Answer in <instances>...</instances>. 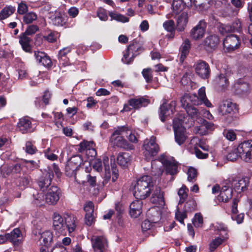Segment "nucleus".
Returning a JSON list of instances; mask_svg holds the SVG:
<instances>
[{
  "instance_id": "13",
  "label": "nucleus",
  "mask_w": 252,
  "mask_h": 252,
  "mask_svg": "<svg viewBox=\"0 0 252 252\" xmlns=\"http://www.w3.org/2000/svg\"><path fill=\"white\" fill-rule=\"evenodd\" d=\"M150 103V100L144 97H139L137 98H132L129 100L128 104H125L124 107V110L128 111L130 109L133 108L138 109L141 107H145Z\"/></svg>"
},
{
  "instance_id": "10",
  "label": "nucleus",
  "mask_w": 252,
  "mask_h": 252,
  "mask_svg": "<svg viewBox=\"0 0 252 252\" xmlns=\"http://www.w3.org/2000/svg\"><path fill=\"white\" fill-rule=\"evenodd\" d=\"M103 165L104 167L105 171L104 180L103 182V185L104 186V185L110 180L111 177L108 158L106 156L103 157V163L100 159H95L93 162V167L96 171L100 172L102 170Z\"/></svg>"
},
{
  "instance_id": "58",
  "label": "nucleus",
  "mask_w": 252,
  "mask_h": 252,
  "mask_svg": "<svg viewBox=\"0 0 252 252\" xmlns=\"http://www.w3.org/2000/svg\"><path fill=\"white\" fill-rule=\"evenodd\" d=\"M175 217L177 220L181 223L183 224L184 219L187 218L186 212L185 211L180 212L178 210L175 214Z\"/></svg>"
},
{
  "instance_id": "26",
  "label": "nucleus",
  "mask_w": 252,
  "mask_h": 252,
  "mask_svg": "<svg viewBox=\"0 0 252 252\" xmlns=\"http://www.w3.org/2000/svg\"><path fill=\"white\" fill-rule=\"evenodd\" d=\"M194 99H196V94H185L181 99V102L183 107L185 109L192 105L198 104V103L195 101Z\"/></svg>"
},
{
  "instance_id": "48",
  "label": "nucleus",
  "mask_w": 252,
  "mask_h": 252,
  "mask_svg": "<svg viewBox=\"0 0 252 252\" xmlns=\"http://www.w3.org/2000/svg\"><path fill=\"white\" fill-rule=\"evenodd\" d=\"M193 225L196 227H200L202 226L203 223V217L201 214H195L192 220Z\"/></svg>"
},
{
  "instance_id": "9",
  "label": "nucleus",
  "mask_w": 252,
  "mask_h": 252,
  "mask_svg": "<svg viewBox=\"0 0 252 252\" xmlns=\"http://www.w3.org/2000/svg\"><path fill=\"white\" fill-rule=\"evenodd\" d=\"M183 120L175 118L173 121V128L174 131L175 139L176 142L181 145L184 143L186 139L185 135V128L182 126Z\"/></svg>"
},
{
  "instance_id": "22",
  "label": "nucleus",
  "mask_w": 252,
  "mask_h": 252,
  "mask_svg": "<svg viewBox=\"0 0 252 252\" xmlns=\"http://www.w3.org/2000/svg\"><path fill=\"white\" fill-rule=\"evenodd\" d=\"M71 47H67L60 50L58 53V60L60 64L65 66L70 64L67 55L71 52Z\"/></svg>"
},
{
  "instance_id": "43",
  "label": "nucleus",
  "mask_w": 252,
  "mask_h": 252,
  "mask_svg": "<svg viewBox=\"0 0 252 252\" xmlns=\"http://www.w3.org/2000/svg\"><path fill=\"white\" fill-rule=\"evenodd\" d=\"M224 240V238L217 237V238L213 240L209 246L210 252L214 251L220 244H222V242Z\"/></svg>"
},
{
  "instance_id": "44",
  "label": "nucleus",
  "mask_w": 252,
  "mask_h": 252,
  "mask_svg": "<svg viewBox=\"0 0 252 252\" xmlns=\"http://www.w3.org/2000/svg\"><path fill=\"white\" fill-rule=\"evenodd\" d=\"M82 162L83 159L79 155L73 156L69 159V165H71V164H74L78 169Z\"/></svg>"
},
{
  "instance_id": "41",
  "label": "nucleus",
  "mask_w": 252,
  "mask_h": 252,
  "mask_svg": "<svg viewBox=\"0 0 252 252\" xmlns=\"http://www.w3.org/2000/svg\"><path fill=\"white\" fill-rule=\"evenodd\" d=\"M53 236L50 231H46L41 234L40 241L44 242L45 245H48L52 241Z\"/></svg>"
},
{
  "instance_id": "28",
  "label": "nucleus",
  "mask_w": 252,
  "mask_h": 252,
  "mask_svg": "<svg viewBox=\"0 0 252 252\" xmlns=\"http://www.w3.org/2000/svg\"><path fill=\"white\" fill-rule=\"evenodd\" d=\"M232 189L228 186H223L218 197V199L222 202H227L231 198L232 196Z\"/></svg>"
},
{
  "instance_id": "31",
  "label": "nucleus",
  "mask_w": 252,
  "mask_h": 252,
  "mask_svg": "<svg viewBox=\"0 0 252 252\" xmlns=\"http://www.w3.org/2000/svg\"><path fill=\"white\" fill-rule=\"evenodd\" d=\"M190 48V41L187 39L183 43L181 47V55H180V62H183L185 59L186 58L187 55L189 53Z\"/></svg>"
},
{
  "instance_id": "2",
  "label": "nucleus",
  "mask_w": 252,
  "mask_h": 252,
  "mask_svg": "<svg viewBox=\"0 0 252 252\" xmlns=\"http://www.w3.org/2000/svg\"><path fill=\"white\" fill-rule=\"evenodd\" d=\"M52 219L53 228L59 234L65 235L67 231L70 233L76 228V219L73 216L54 213Z\"/></svg>"
},
{
  "instance_id": "36",
  "label": "nucleus",
  "mask_w": 252,
  "mask_h": 252,
  "mask_svg": "<svg viewBox=\"0 0 252 252\" xmlns=\"http://www.w3.org/2000/svg\"><path fill=\"white\" fill-rule=\"evenodd\" d=\"M249 183L247 177L237 178V194L245 191Z\"/></svg>"
},
{
  "instance_id": "24",
  "label": "nucleus",
  "mask_w": 252,
  "mask_h": 252,
  "mask_svg": "<svg viewBox=\"0 0 252 252\" xmlns=\"http://www.w3.org/2000/svg\"><path fill=\"white\" fill-rule=\"evenodd\" d=\"M236 36L234 34H230L226 36L223 40L224 49L226 52H231L235 50L236 47Z\"/></svg>"
},
{
  "instance_id": "6",
  "label": "nucleus",
  "mask_w": 252,
  "mask_h": 252,
  "mask_svg": "<svg viewBox=\"0 0 252 252\" xmlns=\"http://www.w3.org/2000/svg\"><path fill=\"white\" fill-rule=\"evenodd\" d=\"M90 241L93 252H105L108 248V240L100 231H94Z\"/></svg>"
},
{
  "instance_id": "11",
  "label": "nucleus",
  "mask_w": 252,
  "mask_h": 252,
  "mask_svg": "<svg viewBox=\"0 0 252 252\" xmlns=\"http://www.w3.org/2000/svg\"><path fill=\"white\" fill-rule=\"evenodd\" d=\"M141 50L142 47L137 43L129 45L126 52L124 53L122 61L126 64L131 63L134 58L139 54V51Z\"/></svg>"
},
{
  "instance_id": "64",
  "label": "nucleus",
  "mask_w": 252,
  "mask_h": 252,
  "mask_svg": "<svg viewBox=\"0 0 252 252\" xmlns=\"http://www.w3.org/2000/svg\"><path fill=\"white\" fill-rule=\"evenodd\" d=\"M67 13L69 16L72 18H75L78 15L79 9L78 8L73 6L68 10Z\"/></svg>"
},
{
  "instance_id": "47",
  "label": "nucleus",
  "mask_w": 252,
  "mask_h": 252,
  "mask_svg": "<svg viewBox=\"0 0 252 252\" xmlns=\"http://www.w3.org/2000/svg\"><path fill=\"white\" fill-rule=\"evenodd\" d=\"M188 174V181L190 182H193L196 180L197 177V171L193 168L190 167L189 168L187 172Z\"/></svg>"
},
{
  "instance_id": "39",
  "label": "nucleus",
  "mask_w": 252,
  "mask_h": 252,
  "mask_svg": "<svg viewBox=\"0 0 252 252\" xmlns=\"http://www.w3.org/2000/svg\"><path fill=\"white\" fill-rule=\"evenodd\" d=\"M249 89V84L246 82L237 81V95H242L246 94Z\"/></svg>"
},
{
  "instance_id": "40",
  "label": "nucleus",
  "mask_w": 252,
  "mask_h": 252,
  "mask_svg": "<svg viewBox=\"0 0 252 252\" xmlns=\"http://www.w3.org/2000/svg\"><path fill=\"white\" fill-rule=\"evenodd\" d=\"M189 189L185 185H183L182 187L179 189L178 194L180 197L179 203H183L188 196L187 192Z\"/></svg>"
},
{
  "instance_id": "54",
  "label": "nucleus",
  "mask_w": 252,
  "mask_h": 252,
  "mask_svg": "<svg viewBox=\"0 0 252 252\" xmlns=\"http://www.w3.org/2000/svg\"><path fill=\"white\" fill-rule=\"evenodd\" d=\"M25 148L26 153L31 155L35 154L37 151L36 148L30 141L26 142Z\"/></svg>"
},
{
  "instance_id": "23",
  "label": "nucleus",
  "mask_w": 252,
  "mask_h": 252,
  "mask_svg": "<svg viewBox=\"0 0 252 252\" xmlns=\"http://www.w3.org/2000/svg\"><path fill=\"white\" fill-rule=\"evenodd\" d=\"M142 201L141 200H137L133 201L130 205L129 214L130 216L136 218L142 213Z\"/></svg>"
},
{
  "instance_id": "27",
  "label": "nucleus",
  "mask_w": 252,
  "mask_h": 252,
  "mask_svg": "<svg viewBox=\"0 0 252 252\" xmlns=\"http://www.w3.org/2000/svg\"><path fill=\"white\" fill-rule=\"evenodd\" d=\"M188 14L186 12H183L178 16L176 22V30L178 32L184 31L188 23Z\"/></svg>"
},
{
  "instance_id": "34",
  "label": "nucleus",
  "mask_w": 252,
  "mask_h": 252,
  "mask_svg": "<svg viewBox=\"0 0 252 252\" xmlns=\"http://www.w3.org/2000/svg\"><path fill=\"white\" fill-rule=\"evenodd\" d=\"M50 23L56 26H63L66 23L65 17H63L59 13L50 17Z\"/></svg>"
},
{
  "instance_id": "59",
  "label": "nucleus",
  "mask_w": 252,
  "mask_h": 252,
  "mask_svg": "<svg viewBox=\"0 0 252 252\" xmlns=\"http://www.w3.org/2000/svg\"><path fill=\"white\" fill-rule=\"evenodd\" d=\"M42 65L47 68H50L52 66V62L50 57L47 55L42 59L40 62Z\"/></svg>"
},
{
  "instance_id": "33",
  "label": "nucleus",
  "mask_w": 252,
  "mask_h": 252,
  "mask_svg": "<svg viewBox=\"0 0 252 252\" xmlns=\"http://www.w3.org/2000/svg\"><path fill=\"white\" fill-rule=\"evenodd\" d=\"M148 216L151 219V221L153 223H157L161 219L160 211L158 210L156 208H153L149 210L148 213Z\"/></svg>"
},
{
  "instance_id": "19",
  "label": "nucleus",
  "mask_w": 252,
  "mask_h": 252,
  "mask_svg": "<svg viewBox=\"0 0 252 252\" xmlns=\"http://www.w3.org/2000/svg\"><path fill=\"white\" fill-rule=\"evenodd\" d=\"M5 234L7 237V241H10L14 245L18 246L22 243L23 241V235L20 230L18 228H14L10 233Z\"/></svg>"
},
{
  "instance_id": "21",
  "label": "nucleus",
  "mask_w": 252,
  "mask_h": 252,
  "mask_svg": "<svg viewBox=\"0 0 252 252\" xmlns=\"http://www.w3.org/2000/svg\"><path fill=\"white\" fill-rule=\"evenodd\" d=\"M194 100L198 103V104H195V105H199L203 104L205 106L209 108L213 107V105L206 96L205 88L204 87H202L198 90L197 95H196V99H194Z\"/></svg>"
},
{
  "instance_id": "5",
  "label": "nucleus",
  "mask_w": 252,
  "mask_h": 252,
  "mask_svg": "<svg viewBox=\"0 0 252 252\" xmlns=\"http://www.w3.org/2000/svg\"><path fill=\"white\" fill-rule=\"evenodd\" d=\"M59 171L58 167L53 163L47 167L42 175L39 178L37 184L41 191L46 192L51 187V181L54 177V173L58 174Z\"/></svg>"
},
{
  "instance_id": "32",
  "label": "nucleus",
  "mask_w": 252,
  "mask_h": 252,
  "mask_svg": "<svg viewBox=\"0 0 252 252\" xmlns=\"http://www.w3.org/2000/svg\"><path fill=\"white\" fill-rule=\"evenodd\" d=\"M45 201V193L44 192L33 193L32 203L38 206H41L44 205Z\"/></svg>"
},
{
  "instance_id": "50",
  "label": "nucleus",
  "mask_w": 252,
  "mask_h": 252,
  "mask_svg": "<svg viewBox=\"0 0 252 252\" xmlns=\"http://www.w3.org/2000/svg\"><path fill=\"white\" fill-rule=\"evenodd\" d=\"M218 85L223 89H225L228 86V79L223 74H220L217 78Z\"/></svg>"
},
{
  "instance_id": "16",
  "label": "nucleus",
  "mask_w": 252,
  "mask_h": 252,
  "mask_svg": "<svg viewBox=\"0 0 252 252\" xmlns=\"http://www.w3.org/2000/svg\"><path fill=\"white\" fill-rule=\"evenodd\" d=\"M46 191L47 192L45 193L46 202L51 205L56 204L60 198V190L58 188L52 186Z\"/></svg>"
},
{
  "instance_id": "57",
  "label": "nucleus",
  "mask_w": 252,
  "mask_h": 252,
  "mask_svg": "<svg viewBox=\"0 0 252 252\" xmlns=\"http://www.w3.org/2000/svg\"><path fill=\"white\" fill-rule=\"evenodd\" d=\"M39 30L38 27L35 25H32L29 26L24 33L23 34H25L26 35H32L34 34L37 31Z\"/></svg>"
},
{
  "instance_id": "61",
  "label": "nucleus",
  "mask_w": 252,
  "mask_h": 252,
  "mask_svg": "<svg viewBox=\"0 0 252 252\" xmlns=\"http://www.w3.org/2000/svg\"><path fill=\"white\" fill-rule=\"evenodd\" d=\"M24 162L26 167L30 170H33L38 167L37 163L33 160H25Z\"/></svg>"
},
{
  "instance_id": "20",
  "label": "nucleus",
  "mask_w": 252,
  "mask_h": 252,
  "mask_svg": "<svg viewBox=\"0 0 252 252\" xmlns=\"http://www.w3.org/2000/svg\"><path fill=\"white\" fill-rule=\"evenodd\" d=\"M19 130L22 133H27L33 131L32 122L28 117L20 119L17 124Z\"/></svg>"
},
{
  "instance_id": "25",
  "label": "nucleus",
  "mask_w": 252,
  "mask_h": 252,
  "mask_svg": "<svg viewBox=\"0 0 252 252\" xmlns=\"http://www.w3.org/2000/svg\"><path fill=\"white\" fill-rule=\"evenodd\" d=\"M151 201L154 204H158L160 207L164 205L165 202L163 192L161 191L159 188H156L152 194Z\"/></svg>"
},
{
  "instance_id": "35",
  "label": "nucleus",
  "mask_w": 252,
  "mask_h": 252,
  "mask_svg": "<svg viewBox=\"0 0 252 252\" xmlns=\"http://www.w3.org/2000/svg\"><path fill=\"white\" fill-rule=\"evenodd\" d=\"M109 15L111 17V20H114L123 23L129 22V18L117 12L110 11L109 12Z\"/></svg>"
},
{
  "instance_id": "17",
  "label": "nucleus",
  "mask_w": 252,
  "mask_h": 252,
  "mask_svg": "<svg viewBox=\"0 0 252 252\" xmlns=\"http://www.w3.org/2000/svg\"><path fill=\"white\" fill-rule=\"evenodd\" d=\"M219 43V39L216 35H210L203 41L202 45L208 52H212L217 47Z\"/></svg>"
},
{
  "instance_id": "15",
  "label": "nucleus",
  "mask_w": 252,
  "mask_h": 252,
  "mask_svg": "<svg viewBox=\"0 0 252 252\" xmlns=\"http://www.w3.org/2000/svg\"><path fill=\"white\" fill-rule=\"evenodd\" d=\"M195 72L203 79L209 77L210 68L209 64L203 61H199L194 65Z\"/></svg>"
},
{
  "instance_id": "63",
  "label": "nucleus",
  "mask_w": 252,
  "mask_h": 252,
  "mask_svg": "<svg viewBox=\"0 0 252 252\" xmlns=\"http://www.w3.org/2000/svg\"><path fill=\"white\" fill-rule=\"evenodd\" d=\"M28 10L27 5L23 2H21L19 4L18 7V12L20 14H25Z\"/></svg>"
},
{
  "instance_id": "37",
  "label": "nucleus",
  "mask_w": 252,
  "mask_h": 252,
  "mask_svg": "<svg viewBox=\"0 0 252 252\" xmlns=\"http://www.w3.org/2000/svg\"><path fill=\"white\" fill-rule=\"evenodd\" d=\"M172 7L173 12L177 15L183 10L186 6L183 0H173Z\"/></svg>"
},
{
  "instance_id": "52",
  "label": "nucleus",
  "mask_w": 252,
  "mask_h": 252,
  "mask_svg": "<svg viewBox=\"0 0 252 252\" xmlns=\"http://www.w3.org/2000/svg\"><path fill=\"white\" fill-rule=\"evenodd\" d=\"M97 16L101 21H106L108 19L107 10L102 7L97 9Z\"/></svg>"
},
{
  "instance_id": "4",
  "label": "nucleus",
  "mask_w": 252,
  "mask_h": 252,
  "mask_svg": "<svg viewBox=\"0 0 252 252\" xmlns=\"http://www.w3.org/2000/svg\"><path fill=\"white\" fill-rule=\"evenodd\" d=\"M128 133L127 127L125 126H119L113 132L110 141L114 146L127 150H132L133 149V145L128 143L124 138L126 133Z\"/></svg>"
},
{
  "instance_id": "56",
  "label": "nucleus",
  "mask_w": 252,
  "mask_h": 252,
  "mask_svg": "<svg viewBox=\"0 0 252 252\" xmlns=\"http://www.w3.org/2000/svg\"><path fill=\"white\" fill-rule=\"evenodd\" d=\"M84 210L86 214H94V205L93 202H87L84 207Z\"/></svg>"
},
{
  "instance_id": "14",
  "label": "nucleus",
  "mask_w": 252,
  "mask_h": 252,
  "mask_svg": "<svg viewBox=\"0 0 252 252\" xmlns=\"http://www.w3.org/2000/svg\"><path fill=\"white\" fill-rule=\"evenodd\" d=\"M176 101H171L169 103H163L160 107L159 118L164 122L166 118L173 114L175 110Z\"/></svg>"
},
{
  "instance_id": "46",
  "label": "nucleus",
  "mask_w": 252,
  "mask_h": 252,
  "mask_svg": "<svg viewBox=\"0 0 252 252\" xmlns=\"http://www.w3.org/2000/svg\"><path fill=\"white\" fill-rule=\"evenodd\" d=\"M187 113L190 116L192 119H197L199 117L198 110L193 106H190L186 109Z\"/></svg>"
},
{
  "instance_id": "8",
  "label": "nucleus",
  "mask_w": 252,
  "mask_h": 252,
  "mask_svg": "<svg viewBox=\"0 0 252 252\" xmlns=\"http://www.w3.org/2000/svg\"><path fill=\"white\" fill-rule=\"evenodd\" d=\"M156 137L152 136L149 139L144 141L143 154L147 159L157 155L159 151V147L156 143Z\"/></svg>"
},
{
  "instance_id": "49",
  "label": "nucleus",
  "mask_w": 252,
  "mask_h": 252,
  "mask_svg": "<svg viewBox=\"0 0 252 252\" xmlns=\"http://www.w3.org/2000/svg\"><path fill=\"white\" fill-rule=\"evenodd\" d=\"M93 146L94 142L93 141H83L80 143L78 150L80 152H82L85 151H86Z\"/></svg>"
},
{
  "instance_id": "1",
  "label": "nucleus",
  "mask_w": 252,
  "mask_h": 252,
  "mask_svg": "<svg viewBox=\"0 0 252 252\" xmlns=\"http://www.w3.org/2000/svg\"><path fill=\"white\" fill-rule=\"evenodd\" d=\"M164 168L167 174L174 175L178 172L177 162L172 157L162 154L158 159L151 162V175L159 177L161 175Z\"/></svg>"
},
{
  "instance_id": "53",
  "label": "nucleus",
  "mask_w": 252,
  "mask_h": 252,
  "mask_svg": "<svg viewBox=\"0 0 252 252\" xmlns=\"http://www.w3.org/2000/svg\"><path fill=\"white\" fill-rule=\"evenodd\" d=\"M142 75L147 82H150L152 80V71L151 68H145L142 71Z\"/></svg>"
},
{
  "instance_id": "30",
  "label": "nucleus",
  "mask_w": 252,
  "mask_h": 252,
  "mask_svg": "<svg viewBox=\"0 0 252 252\" xmlns=\"http://www.w3.org/2000/svg\"><path fill=\"white\" fill-rule=\"evenodd\" d=\"M31 39L25 34H22L20 35L19 38V43L24 51L26 52H31V46L30 45Z\"/></svg>"
},
{
  "instance_id": "51",
  "label": "nucleus",
  "mask_w": 252,
  "mask_h": 252,
  "mask_svg": "<svg viewBox=\"0 0 252 252\" xmlns=\"http://www.w3.org/2000/svg\"><path fill=\"white\" fill-rule=\"evenodd\" d=\"M163 27L167 32H175V23L173 20L166 21L163 23Z\"/></svg>"
},
{
  "instance_id": "7",
  "label": "nucleus",
  "mask_w": 252,
  "mask_h": 252,
  "mask_svg": "<svg viewBox=\"0 0 252 252\" xmlns=\"http://www.w3.org/2000/svg\"><path fill=\"white\" fill-rule=\"evenodd\" d=\"M247 163H252V140L244 141L237 146V157Z\"/></svg>"
},
{
  "instance_id": "42",
  "label": "nucleus",
  "mask_w": 252,
  "mask_h": 252,
  "mask_svg": "<svg viewBox=\"0 0 252 252\" xmlns=\"http://www.w3.org/2000/svg\"><path fill=\"white\" fill-rule=\"evenodd\" d=\"M68 167L69 169L66 168V165H65V172L66 176L70 177H73L74 178V181L77 182L78 184H80V182L77 180L76 177V171L78 170L76 166H69Z\"/></svg>"
},
{
  "instance_id": "29",
  "label": "nucleus",
  "mask_w": 252,
  "mask_h": 252,
  "mask_svg": "<svg viewBox=\"0 0 252 252\" xmlns=\"http://www.w3.org/2000/svg\"><path fill=\"white\" fill-rule=\"evenodd\" d=\"M130 160L131 157L128 153H120L117 156L118 163L123 167H127L129 164Z\"/></svg>"
},
{
  "instance_id": "18",
  "label": "nucleus",
  "mask_w": 252,
  "mask_h": 252,
  "mask_svg": "<svg viewBox=\"0 0 252 252\" xmlns=\"http://www.w3.org/2000/svg\"><path fill=\"white\" fill-rule=\"evenodd\" d=\"M236 108V104L226 100L222 101L219 105L218 112L220 115L230 114Z\"/></svg>"
},
{
  "instance_id": "62",
  "label": "nucleus",
  "mask_w": 252,
  "mask_h": 252,
  "mask_svg": "<svg viewBox=\"0 0 252 252\" xmlns=\"http://www.w3.org/2000/svg\"><path fill=\"white\" fill-rule=\"evenodd\" d=\"M200 126H196L194 128L195 132L196 133H198L199 134L203 135H206L207 132L206 130V129L204 126V125L202 124V122H200Z\"/></svg>"
},
{
  "instance_id": "45",
  "label": "nucleus",
  "mask_w": 252,
  "mask_h": 252,
  "mask_svg": "<svg viewBox=\"0 0 252 252\" xmlns=\"http://www.w3.org/2000/svg\"><path fill=\"white\" fill-rule=\"evenodd\" d=\"M36 13L30 12L26 14L23 17V21L26 24H30L37 19Z\"/></svg>"
},
{
  "instance_id": "38",
  "label": "nucleus",
  "mask_w": 252,
  "mask_h": 252,
  "mask_svg": "<svg viewBox=\"0 0 252 252\" xmlns=\"http://www.w3.org/2000/svg\"><path fill=\"white\" fill-rule=\"evenodd\" d=\"M15 8L12 6H7L4 7L0 12V20L5 19L11 15H12L15 11Z\"/></svg>"
},
{
  "instance_id": "55",
  "label": "nucleus",
  "mask_w": 252,
  "mask_h": 252,
  "mask_svg": "<svg viewBox=\"0 0 252 252\" xmlns=\"http://www.w3.org/2000/svg\"><path fill=\"white\" fill-rule=\"evenodd\" d=\"M235 29L234 27L230 25H222L220 26L219 31L222 34H224L227 32H234Z\"/></svg>"
},
{
  "instance_id": "60",
  "label": "nucleus",
  "mask_w": 252,
  "mask_h": 252,
  "mask_svg": "<svg viewBox=\"0 0 252 252\" xmlns=\"http://www.w3.org/2000/svg\"><path fill=\"white\" fill-rule=\"evenodd\" d=\"M224 135L225 137L230 141H233L236 138V135L235 132L231 129L225 131L224 132Z\"/></svg>"
},
{
  "instance_id": "12",
  "label": "nucleus",
  "mask_w": 252,
  "mask_h": 252,
  "mask_svg": "<svg viewBox=\"0 0 252 252\" xmlns=\"http://www.w3.org/2000/svg\"><path fill=\"white\" fill-rule=\"evenodd\" d=\"M207 28V23L204 20H200L193 27L190 32V37L195 40L201 39L205 35Z\"/></svg>"
},
{
  "instance_id": "3",
  "label": "nucleus",
  "mask_w": 252,
  "mask_h": 252,
  "mask_svg": "<svg viewBox=\"0 0 252 252\" xmlns=\"http://www.w3.org/2000/svg\"><path fill=\"white\" fill-rule=\"evenodd\" d=\"M154 190V184L151 176L145 175L137 180L133 187V195L138 199L142 200L148 197Z\"/></svg>"
}]
</instances>
